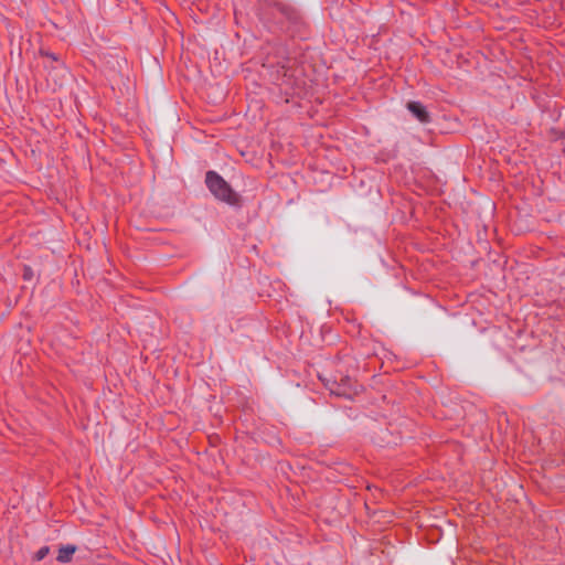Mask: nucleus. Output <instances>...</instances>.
Wrapping results in <instances>:
<instances>
[{
  "mask_svg": "<svg viewBox=\"0 0 565 565\" xmlns=\"http://www.w3.org/2000/svg\"><path fill=\"white\" fill-rule=\"evenodd\" d=\"M209 190L221 201L228 204H237L238 196L233 192L227 182L214 171H209L205 178Z\"/></svg>",
  "mask_w": 565,
  "mask_h": 565,
  "instance_id": "f257e3e1",
  "label": "nucleus"
},
{
  "mask_svg": "<svg viewBox=\"0 0 565 565\" xmlns=\"http://www.w3.org/2000/svg\"><path fill=\"white\" fill-rule=\"evenodd\" d=\"M407 108L420 122L429 121V114L426 110L425 106L419 102L408 103Z\"/></svg>",
  "mask_w": 565,
  "mask_h": 565,
  "instance_id": "f03ea898",
  "label": "nucleus"
},
{
  "mask_svg": "<svg viewBox=\"0 0 565 565\" xmlns=\"http://www.w3.org/2000/svg\"><path fill=\"white\" fill-rule=\"evenodd\" d=\"M75 552H76V546L75 545L62 546L58 550L57 561L60 563H68V562H71V559L73 557V554Z\"/></svg>",
  "mask_w": 565,
  "mask_h": 565,
  "instance_id": "7ed1b4c3",
  "label": "nucleus"
},
{
  "mask_svg": "<svg viewBox=\"0 0 565 565\" xmlns=\"http://www.w3.org/2000/svg\"><path fill=\"white\" fill-rule=\"evenodd\" d=\"M50 552V548L49 546H43L41 547L36 553H35V559L36 561H41Z\"/></svg>",
  "mask_w": 565,
  "mask_h": 565,
  "instance_id": "20e7f679",
  "label": "nucleus"
}]
</instances>
